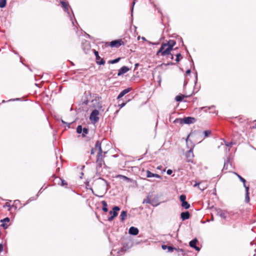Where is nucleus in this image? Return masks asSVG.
Masks as SVG:
<instances>
[{
    "mask_svg": "<svg viewBox=\"0 0 256 256\" xmlns=\"http://www.w3.org/2000/svg\"><path fill=\"white\" fill-rule=\"evenodd\" d=\"M132 90V88H127L124 90L120 93V94L117 97V99H120V98L123 97L125 94L130 92Z\"/></svg>",
    "mask_w": 256,
    "mask_h": 256,
    "instance_id": "11",
    "label": "nucleus"
},
{
    "mask_svg": "<svg viewBox=\"0 0 256 256\" xmlns=\"http://www.w3.org/2000/svg\"><path fill=\"white\" fill-rule=\"evenodd\" d=\"M104 154H105L106 153V152H104Z\"/></svg>",
    "mask_w": 256,
    "mask_h": 256,
    "instance_id": "52",
    "label": "nucleus"
},
{
    "mask_svg": "<svg viewBox=\"0 0 256 256\" xmlns=\"http://www.w3.org/2000/svg\"><path fill=\"white\" fill-rule=\"evenodd\" d=\"M82 126H80V125L78 126L77 128H76V132L78 134H81V133H82Z\"/></svg>",
    "mask_w": 256,
    "mask_h": 256,
    "instance_id": "31",
    "label": "nucleus"
},
{
    "mask_svg": "<svg viewBox=\"0 0 256 256\" xmlns=\"http://www.w3.org/2000/svg\"><path fill=\"white\" fill-rule=\"evenodd\" d=\"M186 156L187 158L188 162H193L194 154L192 149H190L188 152H186Z\"/></svg>",
    "mask_w": 256,
    "mask_h": 256,
    "instance_id": "8",
    "label": "nucleus"
},
{
    "mask_svg": "<svg viewBox=\"0 0 256 256\" xmlns=\"http://www.w3.org/2000/svg\"><path fill=\"white\" fill-rule=\"evenodd\" d=\"M197 80H198V76H197V74H196V82Z\"/></svg>",
    "mask_w": 256,
    "mask_h": 256,
    "instance_id": "48",
    "label": "nucleus"
},
{
    "mask_svg": "<svg viewBox=\"0 0 256 256\" xmlns=\"http://www.w3.org/2000/svg\"><path fill=\"white\" fill-rule=\"evenodd\" d=\"M180 57H181V54H178L176 55V62H179L180 60Z\"/></svg>",
    "mask_w": 256,
    "mask_h": 256,
    "instance_id": "36",
    "label": "nucleus"
},
{
    "mask_svg": "<svg viewBox=\"0 0 256 256\" xmlns=\"http://www.w3.org/2000/svg\"><path fill=\"white\" fill-rule=\"evenodd\" d=\"M10 220L8 218H6L0 220L2 222L1 226L3 227L4 229H6L8 228V223L10 222Z\"/></svg>",
    "mask_w": 256,
    "mask_h": 256,
    "instance_id": "13",
    "label": "nucleus"
},
{
    "mask_svg": "<svg viewBox=\"0 0 256 256\" xmlns=\"http://www.w3.org/2000/svg\"><path fill=\"white\" fill-rule=\"evenodd\" d=\"M200 182H196V184L194 185V186L196 187L198 186V188L199 186H200Z\"/></svg>",
    "mask_w": 256,
    "mask_h": 256,
    "instance_id": "44",
    "label": "nucleus"
},
{
    "mask_svg": "<svg viewBox=\"0 0 256 256\" xmlns=\"http://www.w3.org/2000/svg\"><path fill=\"white\" fill-rule=\"evenodd\" d=\"M180 123L181 124H192L196 122V120L195 118L190 116L185 117L183 118H180L178 120Z\"/></svg>",
    "mask_w": 256,
    "mask_h": 256,
    "instance_id": "4",
    "label": "nucleus"
},
{
    "mask_svg": "<svg viewBox=\"0 0 256 256\" xmlns=\"http://www.w3.org/2000/svg\"><path fill=\"white\" fill-rule=\"evenodd\" d=\"M122 45H124V42L120 39L116 40L110 42H106L105 46H110L112 48H119Z\"/></svg>",
    "mask_w": 256,
    "mask_h": 256,
    "instance_id": "3",
    "label": "nucleus"
},
{
    "mask_svg": "<svg viewBox=\"0 0 256 256\" xmlns=\"http://www.w3.org/2000/svg\"><path fill=\"white\" fill-rule=\"evenodd\" d=\"M249 190H246V194H245V202L246 203H248L250 200V196H249Z\"/></svg>",
    "mask_w": 256,
    "mask_h": 256,
    "instance_id": "22",
    "label": "nucleus"
},
{
    "mask_svg": "<svg viewBox=\"0 0 256 256\" xmlns=\"http://www.w3.org/2000/svg\"><path fill=\"white\" fill-rule=\"evenodd\" d=\"M127 216V212L125 210H122L121 212L120 218L121 221L123 222Z\"/></svg>",
    "mask_w": 256,
    "mask_h": 256,
    "instance_id": "19",
    "label": "nucleus"
},
{
    "mask_svg": "<svg viewBox=\"0 0 256 256\" xmlns=\"http://www.w3.org/2000/svg\"><path fill=\"white\" fill-rule=\"evenodd\" d=\"M162 248L163 250H166V249H168V252H172L174 250V248H172V246H168L166 245H162Z\"/></svg>",
    "mask_w": 256,
    "mask_h": 256,
    "instance_id": "21",
    "label": "nucleus"
},
{
    "mask_svg": "<svg viewBox=\"0 0 256 256\" xmlns=\"http://www.w3.org/2000/svg\"><path fill=\"white\" fill-rule=\"evenodd\" d=\"M206 188V186H198V188L202 190H204Z\"/></svg>",
    "mask_w": 256,
    "mask_h": 256,
    "instance_id": "43",
    "label": "nucleus"
},
{
    "mask_svg": "<svg viewBox=\"0 0 256 256\" xmlns=\"http://www.w3.org/2000/svg\"><path fill=\"white\" fill-rule=\"evenodd\" d=\"M60 4H62V7L63 8L64 10L68 12V14L70 15V12L68 11L69 5L68 4L64 1H61Z\"/></svg>",
    "mask_w": 256,
    "mask_h": 256,
    "instance_id": "17",
    "label": "nucleus"
},
{
    "mask_svg": "<svg viewBox=\"0 0 256 256\" xmlns=\"http://www.w3.org/2000/svg\"><path fill=\"white\" fill-rule=\"evenodd\" d=\"M88 130L86 128H82V136L84 137L86 134H88Z\"/></svg>",
    "mask_w": 256,
    "mask_h": 256,
    "instance_id": "25",
    "label": "nucleus"
},
{
    "mask_svg": "<svg viewBox=\"0 0 256 256\" xmlns=\"http://www.w3.org/2000/svg\"><path fill=\"white\" fill-rule=\"evenodd\" d=\"M132 4H133V6L135 4V2L134 1L132 2Z\"/></svg>",
    "mask_w": 256,
    "mask_h": 256,
    "instance_id": "49",
    "label": "nucleus"
},
{
    "mask_svg": "<svg viewBox=\"0 0 256 256\" xmlns=\"http://www.w3.org/2000/svg\"><path fill=\"white\" fill-rule=\"evenodd\" d=\"M128 232L132 235L136 236L138 234L139 230L138 228L132 226L130 228Z\"/></svg>",
    "mask_w": 256,
    "mask_h": 256,
    "instance_id": "16",
    "label": "nucleus"
},
{
    "mask_svg": "<svg viewBox=\"0 0 256 256\" xmlns=\"http://www.w3.org/2000/svg\"><path fill=\"white\" fill-rule=\"evenodd\" d=\"M216 213L218 216H220L222 218L226 219V214H227L226 212L224 210H222L220 208H218L216 210Z\"/></svg>",
    "mask_w": 256,
    "mask_h": 256,
    "instance_id": "9",
    "label": "nucleus"
},
{
    "mask_svg": "<svg viewBox=\"0 0 256 256\" xmlns=\"http://www.w3.org/2000/svg\"><path fill=\"white\" fill-rule=\"evenodd\" d=\"M104 157V156L102 154H98L97 155V158H96V164L97 166L101 168L102 167V166L103 164H104V161L103 160V158Z\"/></svg>",
    "mask_w": 256,
    "mask_h": 256,
    "instance_id": "6",
    "label": "nucleus"
},
{
    "mask_svg": "<svg viewBox=\"0 0 256 256\" xmlns=\"http://www.w3.org/2000/svg\"><path fill=\"white\" fill-rule=\"evenodd\" d=\"M6 0H0V8H3L6 6Z\"/></svg>",
    "mask_w": 256,
    "mask_h": 256,
    "instance_id": "27",
    "label": "nucleus"
},
{
    "mask_svg": "<svg viewBox=\"0 0 256 256\" xmlns=\"http://www.w3.org/2000/svg\"><path fill=\"white\" fill-rule=\"evenodd\" d=\"M129 70L130 68L126 66H123L118 70V76H120L127 72Z\"/></svg>",
    "mask_w": 256,
    "mask_h": 256,
    "instance_id": "14",
    "label": "nucleus"
},
{
    "mask_svg": "<svg viewBox=\"0 0 256 256\" xmlns=\"http://www.w3.org/2000/svg\"><path fill=\"white\" fill-rule=\"evenodd\" d=\"M172 170H171L170 169L168 170L166 172L167 174L168 175H170L172 174Z\"/></svg>",
    "mask_w": 256,
    "mask_h": 256,
    "instance_id": "42",
    "label": "nucleus"
},
{
    "mask_svg": "<svg viewBox=\"0 0 256 256\" xmlns=\"http://www.w3.org/2000/svg\"><path fill=\"white\" fill-rule=\"evenodd\" d=\"M234 174H236L238 176V178L240 180V181H241L242 183H244L245 180H246L242 176H241L240 174H238L236 172H234Z\"/></svg>",
    "mask_w": 256,
    "mask_h": 256,
    "instance_id": "28",
    "label": "nucleus"
},
{
    "mask_svg": "<svg viewBox=\"0 0 256 256\" xmlns=\"http://www.w3.org/2000/svg\"><path fill=\"white\" fill-rule=\"evenodd\" d=\"M60 185L62 186H67V183L64 180H62V179H60Z\"/></svg>",
    "mask_w": 256,
    "mask_h": 256,
    "instance_id": "35",
    "label": "nucleus"
},
{
    "mask_svg": "<svg viewBox=\"0 0 256 256\" xmlns=\"http://www.w3.org/2000/svg\"><path fill=\"white\" fill-rule=\"evenodd\" d=\"M246 180H245V182H244V183H243L244 186V188H245V190H246H246H249V189H250V186H249L248 184V185L246 184Z\"/></svg>",
    "mask_w": 256,
    "mask_h": 256,
    "instance_id": "34",
    "label": "nucleus"
},
{
    "mask_svg": "<svg viewBox=\"0 0 256 256\" xmlns=\"http://www.w3.org/2000/svg\"><path fill=\"white\" fill-rule=\"evenodd\" d=\"M120 176L122 177V178H123L124 180H128V182L130 181V178H128V177H126V176Z\"/></svg>",
    "mask_w": 256,
    "mask_h": 256,
    "instance_id": "39",
    "label": "nucleus"
},
{
    "mask_svg": "<svg viewBox=\"0 0 256 256\" xmlns=\"http://www.w3.org/2000/svg\"><path fill=\"white\" fill-rule=\"evenodd\" d=\"M181 218L182 220H188L190 218V214L188 212H182L180 214Z\"/></svg>",
    "mask_w": 256,
    "mask_h": 256,
    "instance_id": "18",
    "label": "nucleus"
},
{
    "mask_svg": "<svg viewBox=\"0 0 256 256\" xmlns=\"http://www.w3.org/2000/svg\"><path fill=\"white\" fill-rule=\"evenodd\" d=\"M113 211H110L109 214H111V216L108 218V221H112L114 218L117 216L118 213V212L120 210V208L118 206H115L112 208Z\"/></svg>",
    "mask_w": 256,
    "mask_h": 256,
    "instance_id": "5",
    "label": "nucleus"
},
{
    "mask_svg": "<svg viewBox=\"0 0 256 256\" xmlns=\"http://www.w3.org/2000/svg\"><path fill=\"white\" fill-rule=\"evenodd\" d=\"M101 203L103 206L102 210L104 212H107L108 211V208L106 202L105 200H102Z\"/></svg>",
    "mask_w": 256,
    "mask_h": 256,
    "instance_id": "20",
    "label": "nucleus"
},
{
    "mask_svg": "<svg viewBox=\"0 0 256 256\" xmlns=\"http://www.w3.org/2000/svg\"><path fill=\"white\" fill-rule=\"evenodd\" d=\"M126 104V102H122V104H118V106L120 107V108H122L124 106H125Z\"/></svg>",
    "mask_w": 256,
    "mask_h": 256,
    "instance_id": "40",
    "label": "nucleus"
},
{
    "mask_svg": "<svg viewBox=\"0 0 256 256\" xmlns=\"http://www.w3.org/2000/svg\"><path fill=\"white\" fill-rule=\"evenodd\" d=\"M180 200L182 202V203L183 202H186V196L184 194L180 195Z\"/></svg>",
    "mask_w": 256,
    "mask_h": 256,
    "instance_id": "32",
    "label": "nucleus"
},
{
    "mask_svg": "<svg viewBox=\"0 0 256 256\" xmlns=\"http://www.w3.org/2000/svg\"><path fill=\"white\" fill-rule=\"evenodd\" d=\"M197 242V239L195 238L190 242L189 244L191 248H194L197 251H199L200 250V248L196 246Z\"/></svg>",
    "mask_w": 256,
    "mask_h": 256,
    "instance_id": "12",
    "label": "nucleus"
},
{
    "mask_svg": "<svg viewBox=\"0 0 256 256\" xmlns=\"http://www.w3.org/2000/svg\"><path fill=\"white\" fill-rule=\"evenodd\" d=\"M94 54L96 56V63L100 65H104L105 64V60L104 59L101 58L98 54V52L94 50Z\"/></svg>",
    "mask_w": 256,
    "mask_h": 256,
    "instance_id": "7",
    "label": "nucleus"
},
{
    "mask_svg": "<svg viewBox=\"0 0 256 256\" xmlns=\"http://www.w3.org/2000/svg\"><path fill=\"white\" fill-rule=\"evenodd\" d=\"M92 102H93L94 106L98 108V110L95 109L93 110L90 116V120L92 124H94L98 122L100 120L98 116L100 114L99 110H103L102 109V103L100 102H97L96 100H92Z\"/></svg>",
    "mask_w": 256,
    "mask_h": 256,
    "instance_id": "2",
    "label": "nucleus"
},
{
    "mask_svg": "<svg viewBox=\"0 0 256 256\" xmlns=\"http://www.w3.org/2000/svg\"><path fill=\"white\" fill-rule=\"evenodd\" d=\"M190 72H191V70H190V69H188V70L186 71V74H190Z\"/></svg>",
    "mask_w": 256,
    "mask_h": 256,
    "instance_id": "45",
    "label": "nucleus"
},
{
    "mask_svg": "<svg viewBox=\"0 0 256 256\" xmlns=\"http://www.w3.org/2000/svg\"><path fill=\"white\" fill-rule=\"evenodd\" d=\"M182 206L185 209H188L190 207V204L186 202H183L182 203Z\"/></svg>",
    "mask_w": 256,
    "mask_h": 256,
    "instance_id": "23",
    "label": "nucleus"
},
{
    "mask_svg": "<svg viewBox=\"0 0 256 256\" xmlns=\"http://www.w3.org/2000/svg\"><path fill=\"white\" fill-rule=\"evenodd\" d=\"M224 144H226V146L228 147H232V146L234 144V143L232 142H227L225 140H224Z\"/></svg>",
    "mask_w": 256,
    "mask_h": 256,
    "instance_id": "33",
    "label": "nucleus"
},
{
    "mask_svg": "<svg viewBox=\"0 0 256 256\" xmlns=\"http://www.w3.org/2000/svg\"><path fill=\"white\" fill-rule=\"evenodd\" d=\"M225 166H226V163H224V168H225Z\"/></svg>",
    "mask_w": 256,
    "mask_h": 256,
    "instance_id": "50",
    "label": "nucleus"
},
{
    "mask_svg": "<svg viewBox=\"0 0 256 256\" xmlns=\"http://www.w3.org/2000/svg\"><path fill=\"white\" fill-rule=\"evenodd\" d=\"M154 177H156V178H162V176H160V175H159L158 174H154Z\"/></svg>",
    "mask_w": 256,
    "mask_h": 256,
    "instance_id": "41",
    "label": "nucleus"
},
{
    "mask_svg": "<svg viewBox=\"0 0 256 256\" xmlns=\"http://www.w3.org/2000/svg\"><path fill=\"white\" fill-rule=\"evenodd\" d=\"M202 109L204 110L206 112H209L210 113L216 114L218 113L217 111L215 110V106H214L210 107H202Z\"/></svg>",
    "mask_w": 256,
    "mask_h": 256,
    "instance_id": "10",
    "label": "nucleus"
},
{
    "mask_svg": "<svg viewBox=\"0 0 256 256\" xmlns=\"http://www.w3.org/2000/svg\"><path fill=\"white\" fill-rule=\"evenodd\" d=\"M132 11H133V7L132 8Z\"/></svg>",
    "mask_w": 256,
    "mask_h": 256,
    "instance_id": "51",
    "label": "nucleus"
},
{
    "mask_svg": "<svg viewBox=\"0 0 256 256\" xmlns=\"http://www.w3.org/2000/svg\"><path fill=\"white\" fill-rule=\"evenodd\" d=\"M94 154V148H92L90 151V154Z\"/></svg>",
    "mask_w": 256,
    "mask_h": 256,
    "instance_id": "47",
    "label": "nucleus"
},
{
    "mask_svg": "<svg viewBox=\"0 0 256 256\" xmlns=\"http://www.w3.org/2000/svg\"><path fill=\"white\" fill-rule=\"evenodd\" d=\"M143 203H146V204H150V200L148 198H147L146 199H144L143 200Z\"/></svg>",
    "mask_w": 256,
    "mask_h": 256,
    "instance_id": "37",
    "label": "nucleus"
},
{
    "mask_svg": "<svg viewBox=\"0 0 256 256\" xmlns=\"http://www.w3.org/2000/svg\"><path fill=\"white\" fill-rule=\"evenodd\" d=\"M184 98V95L180 94V95L177 96L176 97L175 100L176 102H182Z\"/></svg>",
    "mask_w": 256,
    "mask_h": 256,
    "instance_id": "24",
    "label": "nucleus"
},
{
    "mask_svg": "<svg viewBox=\"0 0 256 256\" xmlns=\"http://www.w3.org/2000/svg\"><path fill=\"white\" fill-rule=\"evenodd\" d=\"M3 250V246L2 244H0V253Z\"/></svg>",
    "mask_w": 256,
    "mask_h": 256,
    "instance_id": "46",
    "label": "nucleus"
},
{
    "mask_svg": "<svg viewBox=\"0 0 256 256\" xmlns=\"http://www.w3.org/2000/svg\"><path fill=\"white\" fill-rule=\"evenodd\" d=\"M101 142H100V141L98 140L96 143V144H95V150H98V154H102V153H103V152H102V147H101Z\"/></svg>",
    "mask_w": 256,
    "mask_h": 256,
    "instance_id": "15",
    "label": "nucleus"
},
{
    "mask_svg": "<svg viewBox=\"0 0 256 256\" xmlns=\"http://www.w3.org/2000/svg\"><path fill=\"white\" fill-rule=\"evenodd\" d=\"M146 177L147 178H152L154 177V174L150 172V170H148L146 171Z\"/></svg>",
    "mask_w": 256,
    "mask_h": 256,
    "instance_id": "29",
    "label": "nucleus"
},
{
    "mask_svg": "<svg viewBox=\"0 0 256 256\" xmlns=\"http://www.w3.org/2000/svg\"><path fill=\"white\" fill-rule=\"evenodd\" d=\"M176 44V42L172 40H169L166 43L162 44L160 48L156 53V55L158 56L160 54L162 56L170 55V58L173 59L174 56L170 54V51L172 50Z\"/></svg>",
    "mask_w": 256,
    "mask_h": 256,
    "instance_id": "1",
    "label": "nucleus"
},
{
    "mask_svg": "<svg viewBox=\"0 0 256 256\" xmlns=\"http://www.w3.org/2000/svg\"><path fill=\"white\" fill-rule=\"evenodd\" d=\"M211 131L210 130H206L204 132V138L208 136L211 134Z\"/></svg>",
    "mask_w": 256,
    "mask_h": 256,
    "instance_id": "30",
    "label": "nucleus"
},
{
    "mask_svg": "<svg viewBox=\"0 0 256 256\" xmlns=\"http://www.w3.org/2000/svg\"><path fill=\"white\" fill-rule=\"evenodd\" d=\"M11 206H10V202H6L4 204V208L8 207V208H11Z\"/></svg>",
    "mask_w": 256,
    "mask_h": 256,
    "instance_id": "38",
    "label": "nucleus"
},
{
    "mask_svg": "<svg viewBox=\"0 0 256 256\" xmlns=\"http://www.w3.org/2000/svg\"><path fill=\"white\" fill-rule=\"evenodd\" d=\"M120 58H116L114 60H109L108 62L109 64H116V63L120 61Z\"/></svg>",
    "mask_w": 256,
    "mask_h": 256,
    "instance_id": "26",
    "label": "nucleus"
}]
</instances>
